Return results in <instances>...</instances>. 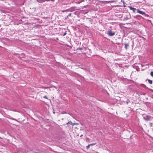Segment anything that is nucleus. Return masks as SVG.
Listing matches in <instances>:
<instances>
[{
    "mask_svg": "<svg viewBox=\"0 0 153 153\" xmlns=\"http://www.w3.org/2000/svg\"><path fill=\"white\" fill-rule=\"evenodd\" d=\"M82 50V48H77V50Z\"/></svg>",
    "mask_w": 153,
    "mask_h": 153,
    "instance_id": "nucleus-18",
    "label": "nucleus"
},
{
    "mask_svg": "<svg viewBox=\"0 0 153 153\" xmlns=\"http://www.w3.org/2000/svg\"><path fill=\"white\" fill-rule=\"evenodd\" d=\"M147 80H148L149 83H150V84H152V80H150L149 79H147Z\"/></svg>",
    "mask_w": 153,
    "mask_h": 153,
    "instance_id": "nucleus-9",
    "label": "nucleus"
},
{
    "mask_svg": "<svg viewBox=\"0 0 153 153\" xmlns=\"http://www.w3.org/2000/svg\"><path fill=\"white\" fill-rule=\"evenodd\" d=\"M66 34V33L65 32V33H64V34L63 35V36H65Z\"/></svg>",
    "mask_w": 153,
    "mask_h": 153,
    "instance_id": "nucleus-25",
    "label": "nucleus"
},
{
    "mask_svg": "<svg viewBox=\"0 0 153 153\" xmlns=\"http://www.w3.org/2000/svg\"><path fill=\"white\" fill-rule=\"evenodd\" d=\"M143 87L145 88H146V85L143 84Z\"/></svg>",
    "mask_w": 153,
    "mask_h": 153,
    "instance_id": "nucleus-19",
    "label": "nucleus"
},
{
    "mask_svg": "<svg viewBox=\"0 0 153 153\" xmlns=\"http://www.w3.org/2000/svg\"><path fill=\"white\" fill-rule=\"evenodd\" d=\"M144 15H145V16H146V17H149V16L147 14H146L145 13V14H144Z\"/></svg>",
    "mask_w": 153,
    "mask_h": 153,
    "instance_id": "nucleus-14",
    "label": "nucleus"
},
{
    "mask_svg": "<svg viewBox=\"0 0 153 153\" xmlns=\"http://www.w3.org/2000/svg\"><path fill=\"white\" fill-rule=\"evenodd\" d=\"M67 124H70L74 126L75 124L74 123H73L71 121H70L67 123Z\"/></svg>",
    "mask_w": 153,
    "mask_h": 153,
    "instance_id": "nucleus-7",
    "label": "nucleus"
},
{
    "mask_svg": "<svg viewBox=\"0 0 153 153\" xmlns=\"http://www.w3.org/2000/svg\"><path fill=\"white\" fill-rule=\"evenodd\" d=\"M36 1L39 3H42L44 2V0H36Z\"/></svg>",
    "mask_w": 153,
    "mask_h": 153,
    "instance_id": "nucleus-8",
    "label": "nucleus"
},
{
    "mask_svg": "<svg viewBox=\"0 0 153 153\" xmlns=\"http://www.w3.org/2000/svg\"><path fill=\"white\" fill-rule=\"evenodd\" d=\"M116 44H117V45H120V43H116Z\"/></svg>",
    "mask_w": 153,
    "mask_h": 153,
    "instance_id": "nucleus-26",
    "label": "nucleus"
},
{
    "mask_svg": "<svg viewBox=\"0 0 153 153\" xmlns=\"http://www.w3.org/2000/svg\"><path fill=\"white\" fill-rule=\"evenodd\" d=\"M128 7L131 10H132L134 12H135L136 10H137L135 8H134L131 6H128Z\"/></svg>",
    "mask_w": 153,
    "mask_h": 153,
    "instance_id": "nucleus-4",
    "label": "nucleus"
},
{
    "mask_svg": "<svg viewBox=\"0 0 153 153\" xmlns=\"http://www.w3.org/2000/svg\"><path fill=\"white\" fill-rule=\"evenodd\" d=\"M43 97L45 98L48 99L47 97L46 96H45Z\"/></svg>",
    "mask_w": 153,
    "mask_h": 153,
    "instance_id": "nucleus-20",
    "label": "nucleus"
},
{
    "mask_svg": "<svg viewBox=\"0 0 153 153\" xmlns=\"http://www.w3.org/2000/svg\"><path fill=\"white\" fill-rule=\"evenodd\" d=\"M77 11H76V12H75L74 13L75 15H76V14H77Z\"/></svg>",
    "mask_w": 153,
    "mask_h": 153,
    "instance_id": "nucleus-21",
    "label": "nucleus"
},
{
    "mask_svg": "<svg viewBox=\"0 0 153 153\" xmlns=\"http://www.w3.org/2000/svg\"><path fill=\"white\" fill-rule=\"evenodd\" d=\"M89 21L90 22H91L93 21V20L92 19L89 18Z\"/></svg>",
    "mask_w": 153,
    "mask_h": 153,
    "instance_id": "nucleus-17",
    "label": "nucleus"
},
{
    "mask_svg": "<svg viewBox=\"0 0 153 153\" xmlns=\"http://www.w3.org/2000/svg\"><path fill=\"white\" fill-rule=\"evenodd\" d=\"M82 135H81L80 137H82Z\"/></svg>",
    "mask_w": 153,
    "mask_h": 153,
    "instance_id": "nucleus-28",
    "label": "nucleus"
},
{
    "mask_svg": "<svg viewBox=\"0 0 153 153\" xmlns=\"http://www.w3.org/2000/svg\"><path fill=\"white\" fill-rule=\"evenodd\" d=\"M130 102V100L128 99H127L126 101V104H128V103L129 102Z\"/></svg>",
    "mask_w": 153,
    "mask_h": 153,
    "instance_id": "nucleus-10",
    "label": "nucleus"
},
{
    "mask_svg": "<svg viewBox=\"0 0 153 153\" xmlns=\"http://www.w3.org/2000/svg\"><path fill=\"white\" fill-rule=\"evenodd\" d=\"M141 16L140 15H137L136 16H134V17L136 18H137L138 17H141Z\"/></svg>",
    "mask_w": 153,
    "mask_h": 153,
    "instance_id": "nucleus-11",
    "label": "nucleus"
},
{
    "mask_svg": "<svg viewBox=\"0 0 153 153\" xmlns=\"http://www.w3.org/2000/svg\"><path fill=\"white\" fill-rule=\"evenodd\" d=\"M137 13H139L140 14H141L144 15V14H145V12H143V11H140L138 9H137Z\"/></svg>",
    "mask_w": 153,
    "mask_h": 153,
    "instance_id": "nucleus-3",
    "label": "nucleus"
},
{
    "mask_svg": "<svg viewBox=\"0 0 153 153\" xmlns=\"http://www.w3.org/2000/svg\"><path fill=\"white\" fill-rule=\"evenodd\" d=\"M95 144H96V143H92L91 144H90L89 145H90V146H94V145H95Z\"/></svg>",
    "mask_w": 153,
    "mask_h": 153,
    "instance_id": "nucleus-16",
    "label": "nucleus"
},
{
    "mask_svg": "<svg viewBox=\"0 0 153 153\" xmlns=\"http://www.w3.org/2000/svg\"><path fill=\"white\" fill-rule=\"evenodd\" d=\"M150 75L151 76L153 77V71L151 72Z\"/></svg>",
    "mask_w": 153,
    "mask_h": 153,
    "instance_id": "nucleus-12",
    "label": "nucleus"
},
{
    "mask_svg": "<svg viewBox=\"0 0 153 153\" xmlns=\"http://www.w3.org/2000/svg\"><path fill=\"white\" fill-rule=\"evenodd\" d=\"M123 5L124 7H126V6L125 5V3L124 4H123Z\"/></svg>",
    "mask_w": 153,
    "mask_h": 153,
    "instance_id": "nucleus-24",
    "label": "nucleus"
},
{
    "mask_svg": "<svg viewBox=\"0 0 153 153\" xmlns=\"http://www.w3.org/2000/svg\"><path fill=\"white\" fill-rule=\"evenodd\" d=\"M107 33L108 36H112L114 35L115 32L109 29L107 31Z\"/></svg>",
    "mask_w": 153,
    "mask_h": 153,
    "instance_id": "nucleus-1",
    "label": "nucleus"
},
{
    "mask_svg": "<svg viewBox=\"0 0 153 153\" xmlns=\"http://www.w3.org/2000/svg\"><path fill=\"white\" fill-rule=\"evenodd\" d=\"M53 113H55V112H53Z\"/></svg>",
    "mask_w": 153,
    "mask_h": 153,
    "instance_id": "nucleus-29",
    "label": "nucleus"
},
{
    "mask_svg": "<svg viewBox=\"0 0 153 153\" xmlns=\"http://www.w3.org/2000/svg\"><path fill=\"white\" fill-rule=\"evenodd\" d=\"M121 1L123 3V4H124L125 3V2L124 1H123L122 0H121Z\"/></svg>",
    "mask_w": 153,
    "mask_h": 153,
    "instance_id": "nucleus-22",
    "label": "nucleus"
},
{
    "mask_svg": "<svg viewBox=\"0 0 153 153\" xmlns=\"http://www.w3.org/2000/svg\"><path fill=\"white\" fill-rule=\"evenodd\" d=\"M13 120H15V119H12Z\"/></svg>",
    "mask_w": 153,
    "mask_h": 153,
    "instance_id": "nucleus-27",
    "label": "nucleus"
},
{
    "mask_svg": "<svg viewBox=\"0 0 153 153\" xmlns=\"http://www.w3.org/2000/svg\"><path fill=\"white\" fill-rule=\"evenodd\" d=\"M130 15L129 13V14H128L127 15H126L125 16L124 18H125V19H126V20H128V19H129L130 18Z\"/></svg>",
    "mask_w": 153,
    "mask_h": 153,
    "instance_id": "nucleus-5",
    "label": "nucleus"
},
{
    "mask_svg": "<svg viewBox=\"0 0 153 153\" xmlns=\"http://www.w3.org/2000/svg\"><path fill=\"white\" fill-rule=\"evenodd\" d=\"M50 0H44V2L45 1H49Z\"/></svg>",
    "mask_w": 153,
    "mask_h": 153,
    "instance_id": "nucleus-23",
    "label": "nucleus"
},
{
    "mask_svg": "<svg viewBox=\"0 0 153 153\" xmlns=\"http://www.w3.org/2000/svg\"><path fill=\"white\" fill-rule=\"evenodd\" d=\"M125 45V48L126 49H127L129 47V44L128 43H124Z\"/></svg>",
    "mask_w": 153,
    "mask_h": 153,
    "instance_id": "nucleus-6",
    "label": "nucleus"
},
{
    "mask_svg": "<svg viewBox=\"0 0 153 153\" xmlns=\"http://www.w3.org/2000/svg\"><path fill=\"white\" fill-rule=\"evenodd\" d=\"M71 13H70L68 15V16H67V18H68L69 16H71Z\"/></svg>",
    "mask_w": 153,
    "mask_h": 153,
    "instance_id": "nucleus-15",
    "label": "nucleus"
},
{
    "mask_svg": "<svg viewBox=\"0 0 153 153\" xmlns=\"http://www.w3.org/2000/svg\"><path fill=\"white\" fill-rule=\"evenodd\" d=\"M90 146V145L89 144L87 146H86V149H89V148Z\"/></svg>",
    "mask_w": 153,
    "mask_h": 153,
    "instance_id": "nucleus-13",
    "label": "nucleus"
},
{
    "mask_svg": "<svg viewBox=\"0 0 153 153\" xmlns=\"http://www.w3.org/2000/svg\"><path fill=\"white\" fill-rule=\"evenodd\" d=\"M143 118L145 120L149 121L151 120V117L149 115H147L146 117H144Z\"/></svg>",
    "mask_w": 153,
    "mask_h": 153,
    "instance_id": "nucleus-2",
    "label": "nucleus"
}]
</instances>
